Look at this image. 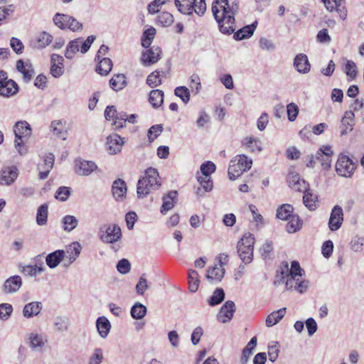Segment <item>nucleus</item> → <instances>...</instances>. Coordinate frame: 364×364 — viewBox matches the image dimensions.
<instances>
[{"label":"nucleus","instance_id":"nucleus-6","mask_svg":"<svg viewBox=\"0 0 364 364\" xmlns=\"http://www.w3.org/2000/svg\"><path fill=\"white\" fill-rule=\"evenodd\" d=\"M255 237L251 233H245L237 243V252L245 264H250L253 258Z\"/></svg>","mask_w":364,"mask_h":364},{"label":"nucleus","instance_id":"nucleus-4","mask_svg":"<svg viewBox=\"0 0 364 364\" xmlns=\"http://www.w3.org/2000/svg\"><path fill=\"white\" fill-rule=\"evenodd\" d=\"M252 164L251 159L244 154L237 155L230 162L228 176L230 180H235L244 172L248 171Z\"/></svg>","mask_w":364,"mask_h":364},{"label":"nucleus","instance_id":"nucleus-61","mask_svg":"<svg viewBox=\"0 0 364 364\" xmlns=\"http://www.w3.org/2000/svg\"><path fill=\"white\" fill-rule=\"evenodd\" d=\"M163 132V126L161 124H156L151 126L148 131V137L150 141H153Z\"/></svg>","mask_w":364,"mask_h":364},{"label":"nucleus","instance_id":"nucleus-21","mask_svg":"<svg viewBox=\"0 0 364 364\" xmlns=\"http://www.w3.org/2000/svg\"><path fill=\"white\" fill-rule=\"evenodd\" d=\"M50 73L54 77H59L64 73V58L58 54L51 55Z\"/></svg>","mask_w":364,"mask_h":364},{"label":"nucleus","instance_id":"nucleus-20","mask_svg":"<svg viewBox=\"0 0 364 364\" xmlns=\"http://www.w3.org/2000/svg\"><path fill=\"white\" fill-rule=\"evenodd\" d=\"M97 168L94 161L78 160L75 161V171L80 176H89Z\"/></svg>","mask_w":364,"mask_h":364},{"label":"nucleus","instance_id":"nucleus-62","mask_svg":"<svg viewBox=\"0 0 364 364\" xmlns=\"http://www.w3.org/2000/svg\"><path fill=\"white\" fill-rule=\"evenodd\" d=\"M259 47L263 50L273 51L276 48V46L272 40L262 37L259 41Z\"/></svg>","mask_w":364,"mask_h":364},{"label":"nucleus","instance_id":"nucleus-39","mask_svg":"<svg viewBox=\"0 0 364 364\" xmlns=\"http://www.w3.org/2000/svg\"><path fill=\"white\" fill-rule=\"evenodd\" d=\"M257 345V338L252 337L249 341L246 347L243 349L240 362L242 364H247L250 355L252 354V350Z\"/></svg>","mask_w":364,"mask_h":364},{"label":"nucleus","instance_id":"nucleus-16","mask_svg":"<svg viewBox=\"0 0 364 364\" xmlns=\"http://www.w3.org/2000/svg\"><path fill=\"white\" fill-rule=\"evenodd\" d=\"M16 70L22 75L23 80L26 83L29 82L35 74L33 67L28 60H17Z\"/></svg>","mask_w":364,"mask_h":364},{"label":"nucleus","instance_id":"nucleus-19","mask_svg":"<svg viewBox=\"0 0 364 364\" xmlns=\"http://www.w3.org/2000/svg\"><path fill=\"white\" fill-rule=\"evenodd\" d=\"M293 65L296 70L301 74H307L311 70V64L306 54L299 53L294 59Z\"/></svg>","mask_w":364,"mask_h":364},{"label":"nucleus","instance_id":"nucleus-33","mask_svg":"<svg viewBox=\"0 0 364 364\" xmlns=\"http://www.w3.org/2000/svg\"><path fill=\"white\" fill-rule=\"evenodd\" d=\"M65 122L63 120H55L52 122L50 129L54 135L63 139H66V130Z\"/></svg>","mask_w":364,"mask_h":364},{"label":"nucleus","instance_id":"nucleus-57","mask_svg":"<svg viewBox=\"0 0 364 364\" xmlns=\"http://www.w3.org/2000/svg\"><path fill=\"white\" fill-rule=\"evenodd\" d=\"M146 83L151 87H156L161 84V80L160 78L159 72L157 70L154 71L146 79Z\"/></svg>","mask_w":364,"mask_h":364},{"label":"nucleus","instance_id":"nucleus-49","mask_svg":"<svg viewBox=\"0 0 364 364\" xmlns=\"http://www.w3.org/2000/svg\"><path fill=\"white\" fill-rule=\"evenodd\" d=\"M155 35L156 29L154 28L151 27L145 30L141 38V46L146 48H149L151 46Z\"/></svg>","mask_w":364,"mask_h":364},{"label":"nucleus","instance_id":"nucleus-5","mask_svg":"<svg viewBox=\"0 0 364 364\" xmlns=\"http://www.w3.org/2000/svg\"><path fill=\"white\" fill-rule=\"evenodd\" d=\"M174 3L178 11L183 14L190 15L194 11L202 16L206 11L205 0H174Z\"/></svg>","mask_w":364,"mask_h":364},{"label":"nucleus","instance_id":"nucleus-35","mask_svg":"<svg viewBox=\"0 0 364 364\" xmlns=\"http://www.w3.org/2000/svg\"><path fill=\"white\" fill-rule=\"evenodd\" d=\"M242 144L250 151H261L262 149L261 141L253 136H248L242 140Z\"/></svg>","mask_w":364,"mask_h":364},{"label":"nucleus","instance_id":"nucleus-41","mask_svg":"<svg viewBox=\"0 0 364 364\" xmlns=\"http://www.w3.org/2000/svg\"><path fill=\"white\" fill-rule=\"evenodd\" d=\"M149 101L154 107H159L164 102V92L160 90L151 91Z\"/></svg>","mask_w":364,"mask_h":364},{"label":"nucleus","instance_id":"nucleus-37","mask_svg":"<svg viewBox=\"0 0 364 364\" xmlns=\"http://www.w3.org/2000/svg\"><path fill=\"white\" fill-rule=\"evenodd\" d=\"M324 4L326 8L329 11L332 12L334 10L340 11V16L341 18L345 19L346 17V11H341L340 7L342 6L343 0H321Z\"/></svg>","mask_w":364,"mask_h":364},{"label":"nucleus","instance_id":"nucleus-51","mask_svg":"<svg viewBox=\"0 0 364 364\" xmlns=\"http://www.w3.org/2000/svg\"><path fill=\"white\" fill-rule=\"evenodd\" d=\"M48 208L47 204H43L38 208L36 215V223L38 225L46 224L48 214Z\"/></svg>","mask_w":364,"mask_h":364},{"label":"nucleus","instance_id":"nucleus-2","mask_svg":"<svg viewBox=\"0 0 364 364\" xmlns=\"http://www.w3.org/2000/svg\"><path fill=\"white\" fill-rule=\"evenodd\" d=\"M161 186V181L157 170L149 168L144 175L138 181L137 195L139 198L147 196L152 191H156Z\"/></svg>","mask_w":364,"mask_h":364},{"label":"nucleus","instance_id":"nucleus-64","mask_svg":"<svg viewBox=\"0 0 364 364\" xmlns=\"http://www.w3.org/2000/svg\"><path fill=\"white\" fill-rule=\"evenodd\" d=\"M103 360V352L100 348H95L89 359L88 364H100Z\"/></svg>","mask_w":364,"mask_h":364},{"label":"nucleus","instance_id":"nucleus-10","mask_svg":"<svg viewBox=\"0 0 364 364\" xmlns=\"http://www.w3.org/2000/svg\"><path fill=\"white\" fill-rule=\"evenodd\" d=\"M29 347L34 351H42L48 342L47 336L36 331L28 334Z\"/></svg>","mask_w":364,"mask_h":364},{"label":"nucleus","instance_id":"nucleus-53","mask_svg":"<svg viewBox=\"0 0 364 364\" xmlns=\"http://www.w3.org/2000/svg\"><path fill=\"white\" fill-rule=\"evenodd\" d=\"M81 246L79 242H74L68 250L69 263L68 265L72 264L80 255L81 252Z\"/></svg>","mask_w":364,"mask_h":364},{"label":"nucleus","instance_id":"nucleus-26","mask_svg":"<svg viewBox=\"0 0 364 364\" xmlns=\"http://www.w3.org/2000/svg\"><path fill=\"white\" fill-rule=\"evenodd\" d=\"M64 250H58L48 254L46 257V264L51 269L55 268L65 257Z\"/></svg>","mask_w":364,"mask_h":364},{"label":"nucleus","instance_id":"nucleus-24","mask_svg":"<svg viewBox=\"0 0 364 364\" xmlns=\"http://www.w3.org/2000/svg\"><path fill=\"white\" fill-rule=\"evenodd\" d=\"M127 186L122 179H117L112 184V194L114 198L118 201H122L126 196Z\"/></svg>","mask_w":364,"mask_h":364},{"label":"nucleus","instance_id":"nucleus-29","mask_svg":"<svg viewBox=\"0 0 364 364\" xmlns=\"http://www.w3.org/2000/svg\"><path fill=\"white\" fill-rule=\"evenodd\" d=\"M96 327L100 337L105 338L110 331L111 323L107 317L100 316L96 321Z\"/></svg>","mask_w":364,"mask_h":364},{"label":"nucleus","instance_id":"nucleus-34","mask_svg":"<svg viewBox=\"0 0 364 364\" xmlns=\"http://www.w3.org/2000/svg\"><path fill=\"white\" fill-rule=\"evenodd\" d=\"M78 220L76 217L71 215H67L61 219L62 228L64 231L70 232L73 231L78 225Z\"/></svg>","mask_w":364,"mask_h":364},{"label":"nucleus","instance_id":"nucleus-50","mask_svg":"<svg viewBox=\"0 0 364 364\" xmlns=\"http://www.w3.org/2000/svg\"><path fill=\"white\" fill-rule=\"evenodd\" d=\"M225 299V292L223 289L217 288L213 295L208 300L210 306H214L220 304Z\"/></svg>","mask_w":364,"mask_h":364},{"label":"nucleus","instance_id":"nucleus-56","mask_svg":"<svg viewBox=\"0 0 364 364\" xmlns=\"http://www.w3.org/2000/svg\"><path fill=\"white\" fill-rule=\"evenodd\" d=\"M174 94L180 97L185 104H187L190 100V91L186 87H177L174 90Z\"/></svg>","mask_w":364,"mask_h":364},{"label":"nucleus","instance_id":"nucleus-60","mask_svg":"<svg viewBox=\"0 0 364 364\" xmlns=\"http://www.w3.org/2000/svg\"><path fill=\"white\" fill-rule=\"evenodd\" d=\"M197 179L205 192H209L213 189V183L210 177L197 176Z\"/></svg>","mask_w":364,"mask_h":364},{"label":"nucleus","instance_id":"nucleus-30","mask_svg":"<svg viewBox=\"0 0 364 364\" xmlns=\"http://www.w3.org/2000/svg\"><path fill=\"white\" fill-rule=\"evenodd\" d=\"M256 23L257 22L253 23L238 30L234 33V38L237 41H241L250 38L256 28Z\"/></svg>","mask_w":364,"mask_h":364},{"label":"nucleus","instance_id":"nucleus-13","mask_svg":"<svg viewBox=\"0 0 364 364\" xmlns=\"http://www.w3.org/2000/svg\"><path fill=\"white\" fill-rule=\"evenodd\" d=\"M333 154L331 146H322L316 154V159L321 162L324 170H328L331 167V156Z\"/></svg>","mask_w":364,"mask_h":364},{"label":"nucleus","instance_id":"nucleus-58","mask_svg":"<svg viewBox=\"0 0 364 364\" xmlns=\"http://www.w3.org/2000/svg\"><path fill=\"white\" fill-rule=\"evenodd\" d=\"M158 22L162 26H168L173 22V16L168 12H162L158 16Z\"/></svg>","mask_w":364,"mask_h":364},{"label":"nucleus","instance_id":"nucleus-48","mask_svg":"<svg viewBox=\"0 0 364 364\" xmlns=\"http://www.w3.org/2000/svg\"><path fill=\"white\" fill-rule=\"evenodd\" d=\"M53 41V36L46 31L39 33L36 36L37 45L38 48H43L48 46Z\"/></svg>","mask_w":364,"mask_h":364},{"label":"nucleus","instance_id":"nucleus-3","mask_svg":"<svg viewBox=\"0 0 364 364\" xmlns=\"http://www.w3.org/2000/svg\"><path fill=\"white\" fill-rule=\"evenodd\" d=\"M15 134V147L19 154L23 155L26 153V149L23 144L28 141L31 135V128L29 124L26 121H20L16 123L14 127Z\"/></svg>","mask_w":364,"mask_h":364},{"label":"nucleus","instance_id":"nucleus-38","mask_svg":"<svg viewBox=\"0 0 364 364\" xmlns=\"http://www.w3.org/2000/svg\"><path fill=\"white\" fill-rule=\"evenodd\" d=\"M53 326L56 332L64 333L68 330L69 318L66 316H57L53 319Z\"/></svg>","mask_w":364,"mask_h":364},{"label":"nucleus","instance_id":"nucleus-18","mask_svg":"<svg viewBox=\"0 0 364 364\" xmlns=\"http://www.w3.org/2000/svg\"><path fill=\"white\" fill-rule=\"evenodd\" d=\"M235 311V303L232 301H227L221 307L218 314V319L223 323L229 322L232 318Z\"/></svg>","mask_w":364,"mask_h":364},{"label":"nucleus","instance_id":"nucleus-22","mask_svg":"<svg viewBox=\"0 0 364 364\" xmlns=\"http://www.w3.org/2000/svg\"><path fill=\"white\" fill-rule=\"evenodd\" d=\"M289 186L291 188L302 192L307 188L306 183L304 180L301 179L299 175L294 171H290L287 176Z\"/></svg>","mask_w":364,"mask_h":364},{"label":"nucleus","instance_id":"nucleus-36","mask_svg":"<svg viewBox=\"0 0 364 364\" xmlns=\"http://www.w3.org/2000/svg\"><path fill=\"white\" fill-rule=\"evenodd\" d=\"M287 220L286 230L289 233H294L302 227V220L297 215H293Z\"/></svg>","mask_w":364,"mask_h":364},{"label":"nucleus","instance_id":"nucleus-23","mask_svg":"<svg viewBox=\"0 0 364 364\" xmlns=\"http://www.w3.org/2000/svg\"><path fill=\"white\" fill-rule=\"evenodd\" d=\"M355 114L353 111H346L341 119V135H346L353 129Z\"/></svg>","mask_w":364,"mask_h":364},{"label":"nucleus","instance_id":"nucleus-32","mask_svg":"<svg viewBox=\"0 0 364 364\" xmlns=\"http://www.w3.org/2000/svg\"><path fill=\"white\" fill-rule=\"evenodd\" d=\"M225 274V268L219 267L218 264H215L209 268L207 272V279L213 282H220L222 280Z\"/></svg>","mask_w":364,"mask_h":364},{"label":"nucleus","instance_id":"nucleus-40","mask_svg":"<svg viewBox=\"0 0 364 364\" xmlns=\"http://www.w3.org/2000/svg\"><path fill=\"white\" fill-rule=\"evenodd\" d=\"M109 85L114 90H121L127 85L126 77L123 74L115 75L109 80Z\"/></svg>","mask_w":364,"mask_h":364},{"label":"nucleus","instance_id":"nucleus-63","mask_svg":"<svg viewBox=\"0 0 364 364\" xmlns=\"http://www.w3.org/2000/svg\"><path fill=\"white\" fill-rule=\"evenodd\" d=\"M215 165L211 161H207L200 166L202 176L210 177V174L215 172Z\"/></svg>","mask_w":364,"mask_h":364},{"label":"nucleus","instance_id":"nucleus-8","mask_svg":"<svg viewBox=\"0 0 364 364\" xmlns=\"http://www.w3.org/2000/svg\"><path fill=\"white\" fill-rule=\"evenodd\" d=\"M356 168L355 163L347 155L340 154L336 164V171L341 177L350 178Z\"/></svg>","mask_w":364,"mask_h":364},{"label":"nucleus","instance_id":"nucleus-59","mask_svg":"<svg viewBox=\"0 0 364 364\" xmlns=\"http://www.w3.org/2000/svg\"><path fill=\"white\" fill-rule=\"evenodd\" d=\"M13 311V307L9 304H0V319L6 321Z\"/></svg>","mask_w":364,"mask_h":364},{"label":"nucleus","instance_id":"nucleus-54","mask_svg":"<svg viewBox=\"0 0 364 364\" xmlns=\"http://www.w3.org/2000/svg\"><path fill=\"white\" fill-rule=\"evenodd\" d=\"M345 73L349 80L355 79L358 74L356 64L350 60H347L345 65Z\"/></svg>","mask_w":364,"mask_h":364},{"label":"nucleus","instance_id":"nucleus-47","mask_svg":"<svg viewBox=\"0 0 364 364\" xmlns=\"http://www.w3.org/2000/svg\"><path fill=\"white\" fill-rule=\"evenodd\" d=\"M293 207L289 204H284L278 208L277 210V217L279 219L286 220L293 215Z\"/></svg>","mask_w":364,"mask_h":364},{"label":"nucleus","instance_id":"nucleus-42","mask_svg":"<svg viewBox=\"0 0 364 364\" xmlns=\"http://www.w3.org/2000/svg\"><path fill=\"white\" fill-rule=\"evenodd\" d=\"M81 44V40L80 38L75 39L69 42L67 46L65 56L68 59H72L75 53H77L80 49V45Z\"/></svg>","mask_w":364,"mask_h":364},{"label":"nucleus","instance_id":"nucleus-46","mask_svg":"<svg viewBox=\"0 0 364 364\" xmlns=\"http://www.w3.org/2000/svg\"><path fill=\"white\" fill-rule=\"evenodd\" d=\"M304 193L303 196V202L305 206L310 210H314L316 208V196H314L308 188L303 191Z\"/></svg>","mask_w":364,"mask_h":364},{"label":"nucleus","instance_id":"nucleus-44","mask_svg":"<svg viewBox=\"0 0 364 364\" xmlns=\"http://www.w3.org/2000/svg\"><path fill=\"white\" fill-rule=\"evenodd\" d=\"M70 19V16L57 13L53 18V23L60 29L65 30Z\"/></svg>","mask_w":364,"mask_h":364},{"label":"nucleus","instance_id":"nucleus-9","mask_svg":"<svg viewBox=\"0 0 364 364\" xmlns=\"http://www.w3.org/2000/svg\"><path fill=\"white\" fill-rule=\"evenodd\" d=\"M99 235L103 242L114 243L121 239V229L115 224L105 225L100 228Z\"/></svg>","mask_w":364,"mask_h":364},{"label":"nucleus","instance_id":"nucleus-12","mask_svg":"<svg viewBox=\"0 0 364 364\" xmlns=\"http://www.w3.org/2000/svg\"><path fill=\"white\" fill-rule=\"evenodd\" d=\"M343 222V211L340 205H335L331 210L328 220V228L331 231H336L341 227Z\"/></svg>","mask_w":364,"mask_h":364},{"label":"nucleus","instance_id":"nucleus-1","mask_svg":"<svg viewBox=\"0 0 364 364\" xmlns=\"http://www.w3.org/2000/svg\"><path fill=\"white\" fill-rule=\"evenodd\" d=\"M239 11L237 0H214L212 12L218 23L220 31L225 34H231L235 30V16Z\"/></svg>","mask_w":364,"mask_h":364},{"label":"nucleus","instance_id":"nucleus-25","mask_svg":"<svg viewBox=\"0 0 364 364\" xmlns=\"http://www.w3.org/2000/svg\"><path fill=\"white\" fill-rule=\"evenodd\" d=\"M22 285V280L20 276L16 275L7 279L4 284L5 293H14L17 291Z\"/></svg>","mask_w":364,"mask_h":364},{"label":"nucleus","instance_id":"nucleus-55","mask_svg":"<svg viewBox=\"0 0 364 364\" xmlns=\"http://www.w3.org/2000/svg\"><path fill=\"white\" fill-rule=\"evenodd\" d=\"M45 268L38 265H26L23 267L22 272L27 276L33 277L37 274L44 272Z\"/></svg>","mask_w":364,"mask_h":364},{"label":"nucleus","instance_id":"nucleus-52","mask_svg":"<svg viewBox=\"0 0 364 364\" xmlns=\"http://www.w3.org/2000/svg\"><path fill=\"white\" fill-rule=\"evenodd\" d=\"M198 274L195 270H190L188 273V287L191 292H196L199 286Z\"/></svg>","mask_w":364,"mask_h":364},{"label":"nucleus","instance_id":"nucleus-7","mask_svg":"<svg viewBox=\"0 0 364 364\" xmlns=\"http://www.w3.org/2000/svg\"><path fill=\"white\" fill-rule=\"evenodd\" d=\"M303 270L300 267L298 262L293 261L291 264V268L289 269L288 264L282 267L281 274L283 275L282 279L287 278L286 279V287L287 289L291 290L293 288V283L295 281H299L301 278Z\"/></svg>","mask_w":364,"mask_h":364},{"label":"nucleus","instance_id":"nucleus-11","mask_svg":"<svg viewBox=\"0 0 364 364\" xmlns=\"http://www.w3.org/2000/svg\"><path fill=\"white\" fill-rule=\"evenodd\" d=\"M2 80H6V72L0 70V95L9 97L18 92V86L14 80H9L4 87Z\"/></svg>","mask_w":364,"mask_h":364},{"label":"nucleus","instance_id":"nucleus-28","mask_svg":"<svg viewBox=\"0 0 364 364\" xmlns=\"http://www.w3.org/2000/svg\"><path fill=\"white\" fill-rule=\"evenodd\" d=\"M42 308V304L39 301L30 302L24 306L23 315L27 318L38 316L41 311Z\"/></svg>","mask_w":364,"mask_h":364},{"label":"nucleus","instance_id":"nucleus-31","mask_svg":"<svg viewBox=\"0 0 364 364\" xmlns=\"http://www.w3.org/2000/svg\"><path fill=\"white\" fill-rule=\"evenodd\" d=\"M286 314V308H282L276 311H273L267 316L265 324L267 327H272L279 323Z\"/></svg>","mask_w":364,"mask_h":364},{"label":"nucleus","instance_id":"nucleus-27","mask_svg":"<svg viewBox=\"0 0 364 364\" xmlns=\"http://www.w3.org/2000/svg\"><path fill=\"white\" fill-rule=\"evenodd\" d=\"M177 196V191H171L163 197V204L161 208V213L162 214H166L173 208L174 204L176 203Z\"/></svg>","mask_w":364,"mask_h":364},{"label":"nucleus","instance_id":"nucleus-15","mask_svg":"<svg viewBox=\"0 0 364 364\" xmlns=\"http://www.w3.org/2000/svg\"><path fill=\"white\" fill-rule=\"evenodd\" d=\"M124 144L123 139L118 134H114L107 138L106 149L109 154H117L122 151Z\"/></svg>","mask_w":364,"mask_h":364},{"label":"nucleus","instance_id":"nucleus-17","mask_svg":"<svg viewBox=\"0 0 364 364\" xmlns=\"http://www.w3.org/2000/svg\"><path fill=\"white\" fill-rule=\"evenodd\" d=\"M161 50L158 46H153L143 52L141 61L145 66L156 63L161 58Z\"/></svg>","mask_w":364,"mask_h":364},{"label":"nucleus","instance_id":"nucleus-43","mask_svg":"<svg viewBox=\"0 0 364 364\" xmlns=\"http://www.w3.org/2000/svg\"><path fill=\"white\" fill-rule=\"evenodd\" d=\"M112 62L108 58H102L99 60L96 71L102 75H107L112 70Z\"/></svg>","mask_w":364,"mask_h":364},{"label":"nucleus","instance_id":"nucleus-45","mask_svg":"<svg viewBox=\"0 0 364 364\" xmlns=\"http://www.w3.org/2000/svg\"><path fill=\"white\" fill-rule=\"evenodd\" d=\"M146 307L141 303H136L131 309V316L133 318L139 320L143 318L146 314Z\"/></svg>","mask_w":364,"mask_h":364},{"label":"nucleus","instance_id":"nucleus-14","mask_svg":"<svg viewBox=\"0 0 364 364\" xmlns=\"http://www.w3.org/2000/svg\"><path fill=\"white\" fill-rule=\"evenodd\" d=\"M18 171L15 166H6L0 171V185L10 186L16 179Z\"/></svg>","mask_w":364,"mask_h":364}]
</instances>
